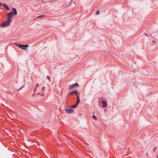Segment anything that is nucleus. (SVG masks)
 <instances>
[{
  "label": "nucleus",
  "instance_id": "obj_13",
  "mask_svg": "<svg viewBox=\"0 0 158 158\" xmlns=\"http://www.w3.org/2000/svg\"><path fill=\"white\" fill-rule=\"evenodd\" d=\"M92 117L94 119H96L97 118L94 115H93Z\"/></svg>",
  "mask_w": 158,
  "mask_h": 158
},
{
  "label": "nucleus",
  "instance_id": "obj_7",
  "mask_svg": "<svg viewBox=\"0 0 158 158\" xmlns=\"http://www.w3.org/2000/svg\"><path fill=\"white\" fill-rule=\"evenodd\" d=\"M65 111L66 112L69 113H72L73 112V110L72 109H65Z\"/></svg>",
  "mask_w": 158,
  "mask_h": 158
},
{
  "label": "nucleus",
  "instance_id": "obj_22",
  "mask_svg": "<svg viewBox=\"0 0 158 158\" xmlns=\"http://www.w3.org/2000/svg\"><path fill=\"white\" fill-rule=\"evenodd\" d=\"M72 1V0H71V1Z\"/></svg>",
  "mask_w": 158,
  "mask_h": 158
},
{
  "label": "nucleus",
  "instance_id": "obj_23",
  "mask_svg": "<svg viewBox=\"0 0 158 158\" xmlns=\"http://www.w3.org/2000/svg\"><path fill=\"white\" fill-rule=\"evenodd\" d=\"M72 1V0H71V1Z\"/></svg>",
  "mask_w": 158,
  "mask_h": 158
},
{
  "label": "nucleus",
  "instance_id": "obj_18",
  "mask_svg": "<svg viewBox=\"0 0 158 158\" xmlns=\"http://www.w3.org/2000/svg\"><path fill=\"white\" fill-rule=\"evenodd\" d=\"M44 87H42V90H44Z\"/></svg>",
  "mask_w": 158,
  "mask_h": 158
},
{
  "label": "nucleus",
  "instance_id": "obj_21",
  "mask_svg": "<svg viewBox=\"0 0 158 158\" xmlns=\"http://www.w3.org/2000/svg\"><path fill=\"white\" fill-rule=\"evenodd\" d=\"M43 94H44V93H43V94H42V95H43Z\"/></svg>",
  "mask_w": 158,
  "mask_h": 158
},
{
  "label": "nucleus",
  "instance_id": "obj_2",
  "mask_svg": "<svg viewBox=\"0 0 158 158\" xmlns=\"http://www.w3.org/2000/svg\"><path fill=\"white\" fill-rule=\"evenodd\" d=\"M14 44L16 46H18V47L22 48L23 49L26 50L27 49V48H25L27 47H28L29 45L28 44H26V45H22V44H18L16 43H15Z\"/></svg>",
  "mask_w": 158,
  "mask_h": 158
},
{
  "label": "nucleus",
  "instance_id": "obj_4",
  "mask_svg": "<svg viewBox=\"0 0 158 158\" xmlns=\"http://www.w3.org/2000/svg\"><path fill=\"white\" fill-rule=\"evenodd\" d=\"M10 13H11V14H13L14 16L16 15H17V12L15 8H13L12 9L11 12Z\"/></svg>",
  "mask_w": 158,
  "mask_h": 158
},
{
  "label": "nucleus",
  "instance_id": "obj_16",
  "mask_svg": "<svg viewBox=\"0 0 158 158\" xmlns=\"http://www.w3.org/2000/svg\"><path fill=\"white\" fill-rule=\"evenodd\" d=\"M47 78L48 79V80H49L50 79V77L48 76H47Z\"/></svg>",
  "mask_w": 158,
  "mask_h": 158
},
{
  "label": "nucleus",
  "instance_id": "obj_9",
  "mask_svg": "<svg viewBox=\"0 0 158 158\" xmlns=\"http://www.w3.org/2000/svg\"><path fill=\"white\" fill-rule=\"evenodd\" d=\"M77 105H78L77 104L75 103L73 105L71 106L70 107L71 108H75L77 107Z\"/></svg>",
  "mask_w": 158,
  "mask_h": 158
},
{
  "label": "nucleus",
  "instance_id": "obj_20",
  "mask_svg": "<svg viewBox=\"0 0 158 158\" xmlns=\"http://www.w3.org/2000/svg\"><path fill=\"white\" fill-rule=\"evenodd\" d=\"M2 5V4L0 2V6H1Z\"/></svg>",
  "mask_w": 158,
  "mask_h": 158
},
{
  "label": "nucleus",
  "instance_id": "obj_15",
  "mask_svg": "<svg viewBox=\"0 0 158 158\" xmlns=\"http://www.w3.org/2000/svg\"><path fill=\"white\" fill-rule=\"evenodd\" d=\"M24 86L23 85V86H22L20 89H18L17 90L19 91V90H20L21 89H22L23 88V87Z\"/></svg>",
  "mask_w": 158,
  "mask_h": 158
},
{
  "label": "nucleus",
  "instance_id": "obj_10",
  "mask_svg": "<svg viewBox=\"0 0 158 158\" xmlns=\"http://www.w3.org/2000/svg\"><path fill=\"white\" fill-rule=\"evenodd\" d=\"M77 101L76 103L78 105V103L80 102V99H79V97L78 96H77Z\"/></svg>",
  "mask_w": 158,
  "mask_h": 158
},
{
  "label": "nucleus",
  "instance_id": "obj_3",
  "mask_svg": "<svg viewBox=\"0 0 158 158\" xmlns=\"http://www.w3.org/2000/svg\"><path fill=\"white\" fill-rule=\"evenodd\" d=\"M13 15V14H11V13H8L7 14L6 19H8V20L11 21L12 20L11 19Z\"/></svg>",
  "mask_w": 158,
  "mask_h": 158
},
{
  "label": "nucleus",
  "instance_id": "obj_6",
  "mask_svg": "<svg viewBox=\"0 0 158 158\" xmlns=\"http://www.w3.org/2000/svg\"><path fill=\"white\" fill-rule=\"evenodd\" d=\"M102 106L103 107H105L107 106V103L105 100H103L102 101Z\"/></svg>",
  "mask_w": 158,
  "mask_h": 158
},
{
  "label": "nucleus",
  "instance_id": "obj_19",
  "mask_svg": "<svg viewBox=\"0 0 158 158\" xmlns=\"http://www.w3.org/2000/svg\"><path fill=\"white\" fill-rule=\"evenodd\" d=\"M144 35H146V36H149V35H147V34H146V33H145V34H144Z\"/></svg>",
  "mask_w": 158,
  "mask_h": 158
},
{
  "label": "nucleus",
  "instance_id": "obj_5",
  "mask_svg": "<svg viewBox=\"0 0 158 158\" xmlns=\"http://www.w3.org/2000/svg\"><path fill=\"white\" fill-rule=\"evenodd\" d=\"M78 86V85L77 83H76L75 84H72L70 85L69 89H71L74 88L76 87H77Z\"/></svg>",
  "mask_w": 158,
  "mask_h": 158
},
{
  "label": "nucleus",
  "instance_id": "obj_14",
  "mask_svg": "<svg viewBox=\"0 0 158 158\" xmlns=\"http://www.w3.org/2000/svg\"><path fill=\"white\" fill-rule=\"evenodd\" d=\"M99 13V10L97 11L96 12V15H98Z\"/></svg>",
  "mask_w": 158,
  "mask_h": 158
},
{
  "label": "nucleus",
  "instance_id": "obj_11",
  "mask_svg": "<svg viewBox=\"0 0 158 158\" xmlns=\"http://www.w3.org/2000/svg\"><path fill=\"white\" fill-rule=\"evenodd\" d=\"M77 91L76 90H74L73 91H72V92H71L70 93V94L71 95V94H77Z\"/></svg>",
  "mask_w": 158,
  "mask_h": 158
},
{
  "label": "nucleus",
  "instance_id": "obj_1",
  "mask_svg": "<svg viewBox=\"0 0 158 158\" xmlns=\"http://www.w3.org/2000/svg\"><path fill=\"white\" fill-rule=\"evenodd\" d=\"M11 22V21L8 20L7 19L6 20L4 21L0 25V26L2 27H5L9 26L10 24V23Z\"/></svg>",
  "mask_w": 158,
  "mask_h": 158
},
{
  "label": "nucleus",
  "instance_id": "obj_12",
  "mask_svg": "<svg viewBox=\"0 0 158 158\" xmlns=\"http://www.w3.org/2000/svg\"><path fill=\"white\" fill-rule=\"evenodd\" d=\"M44 16H45L44 15H40V16H37V18H41L42 17H44Z\"/></svg>",
  "mask_w": 158,
  "mask_h": 158
},
{
  "label": "nucleus",
  "instance_id": "obj_8",
  "mask_svg": "<svg viewBox=\"0 0 158 158\" xmlns=\"http://www.w3.org/2000/svg\"><path fill=\"white\" fill-rule=\"evenodd\" d=\"M2 5H3V6L7 10H9L10 9H9V7L7 6H6L5 4H3Z\"/></svg>",
  "mask_w": 158,
  "mask_h": 158
},
{
  "label": "nucleus",
  "instance_id": "obj_17",
  "mask_svg": "<svg viewBox=\"0 0 158 158\" xmlns=\"http://www.w3.org/2000/svg\"><path fill=\"white\" fill-rule=\"evenodd\" d=\"M39 84L37 83V84H36V87H38L39 86Z\"/></svg>",
  "mask_w": 158,
  "mask_h": 158
}]
</instances>
